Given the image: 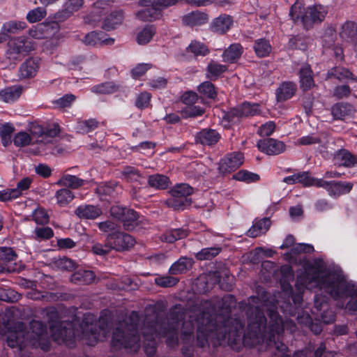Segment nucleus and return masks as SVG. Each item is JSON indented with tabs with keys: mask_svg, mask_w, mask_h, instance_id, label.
I'll list each match as a JSON object with an SVG mask.
<instances>
[{
	"mask_svg": "<svg viewBox=\"0 0 357 357\" xmlns=\"http://www.w3.org/2000/svg\"><path fill=\"white\" fill-rule=\"evenodd\" d=\"M227 70V66L211 61L206 68V75L210 80H216Z\"/></svg>",
	"mask_w": 357,
	"mask_h": 357,
	"instance_id": "nucleus-38",
	"label": "nucleus"
},
{
	"mask_svg": "<svg viewBox=\"0 0 357 357\" xmlns=\"http://www.w3.org/2000/svg\"><path fill=\"white\" fill-rule=\"evenodd\" d=\"M314 308L317 312L324 310L321 314V319L324 324H331L335 320V314L333 310L328 309V303L324 297L315 296Z\"/></svg>",
	"mask_w": 357,
	"mask_h": 357,
	"instance_id": "nucleus-22",
	"label": "nucleus"
},
{
	"mask_svg": "<svg viewBox=\"0 0 357 357\" xmlns=\"http://www.w3.org/2000/svg\"><path fill=\"white\" fill-rule=\"evenodd\" d=\"M95 279L94 273L89 270H79L70 277V281L75 284H86L91 283Z\"/></svg>",
	"mask_w": 357,
	"mask_h": 357,
	"instance_id": "nucleus-37",
	"label": "nucleus"
},
{
	"mask_svg": "<svg viewBox=\"0 0 357 357\" xmlns=\"http://www.w3.org/2000/svg\"><path fill=\"white\" fill-rule=\"evenodd\" d=\"M338 280V287L340 291L332 290V294L335 298L342 299L350 297V300L344 305V302L337 303L339 308H346L350 314L357 312V283L351 280H344L340 275H336Z\"/></svg>",
	"mask_w": 357,
	"mask_h": 357,
	"instance_id": "nucleus-9",
	"label": "nucleus"
},
{
	"mask_svg": "<svg viewBox=\"0 0 357 357\" xmlns=\"http://www.w3.org/2000/svg\"><path fill=\"white\" fill-rule=\"evenodd\" d=\"M26 27V23L24 21L11 20L5 22L2 26V32L0 33V43L7 40V33H16Z\"/></svg>",
	"mask_w": 357,
	"mask_h": 357,
	"instance_id": "nucleus-24",
	"label": "nucleus"
},
{
	"mask_svg": "<svg viewBox=\"0 0 357 357\" xmlns=\"http://www.w3.org/2000/svg\"><path fill=\"white\" fill-rule=\"evenodd\" d=\"M75 214L82 219H96L102 214L101 209L93 205H80L75 211Z\"/></svg>",
	"mask_w": 357,
	"mask_h": 357,
	"instance_id": "nucleus-27",
	"label": "nucleus"
},
{
	"mask_svg": "<svg viewBox=\"0 0 357 357\" xmlns=\"http://www.w3.org/2000/svg\"><path fill=\"white\" fill-rule=\"evenodd\" d=\"M254 50L259 57H265L271 53L272 47L268 40L260 38L255 41Z\"/></svg>",
	"mask_w": 357,
	"mask_h": 357,
	"instance_id": "nucleus-48",
	"label": "nucleus"
},
{
	"mask_svg": "<svg viewBox=\"0 0 357 357\" xmlns=\"http://www.w3.org/2000/svg\"><path fill=\"white\" fill-rule=\"evenodd\" d=\"M139 322V312L132 311L116 324L112 329L110 340L112 351L135 354L139 351L142 346Z\"/></svg>",
	"mask_w": 357,
	"mask_h": 357,
	"instance_id": "nucleus-5",
	"label": "nucleus"
},
{
	"mask_svg": "<svg viewBox=\"0 0 357 357\" xmlns=\"http://www.w3.org/2000/svg\"><path fill=\"white\" fill-rule=\"evenodd\" d=\"M296 85L292 82H283L276 91L278 101H284L291 98L295 93Z\"/></svg>",
	"mask_w": 357,
	"mask_h": 357,
	"instance_id": "nucleus-34",
	"label": "nucleus"
},
{
	"mask_svg": "<svg viewBox=\"0 0 357 357\" xmlns=\"http://www.w3.org/2000/svg\"><path fill=\"white\" fill-rule=\"evenodd\" d=\"M87 183L86 181L79 178L74 175L64 174L56 182V185L77 189Z\"/></svg>",
	"mask_w": 357,
	"mask_h": 357,
	"instance_id": "nucleus-32",
	"label": "nucleus"
},
{
	"mask_svg": "<svg viewBox=\"0 0 357 357\" xmlns=\"http://www.w3.org/2000/svg\"><path fill=\"white\" fill-rule=\"evenodd\" d=\"M17 259V255L11 248H0V261L4 264V266L0 270L1 272H14L15 268L7 265V263L14 261Z\"/></svg>",
	"mask_w": 357,
	"mask_h": 357,
	"instance_id": "nucleus-28",
	"label": "nucleus"
},
{
	"mask_svg": "<svg viewBox=\"0 0 357 357\" xmlns=\"http://www.w3.org/2000/svg\"><path fill=\"white\" fill-rule=\"evenodd\" d=\"M318 187L326 189L331 196L337 197L340 195L349 192L352 189L353 184L349 182H328L323 179H319Z\"/></svg>",
	"mask_w": 357,
	"mask_h": 357,
	"instance_id": "nucleus-17",
	"label": "nucleus"
},
{
	"mask_svg": "<svg viewBox=\"0 0 357 357\" xmlns=\"http://www.w3.org/2000/svg\"><path fill=\"white\" fill-rule=\"evenodd\" d=\"M111 214L121 220L127 230L132 229L137 224L139 215L133 209L115 206L111 208Z\"/></svg>",
	"mask_w": 357,
	"mask_h": 357,
	"instance_id": "nucleus-14",
	"label": "nucleus"
},
{
	"mask_svg": "<svg viewBox=\"0 0 357 357\" xmlns=\"http://www.w3.org/2000/svg\"><path fill=\"white\" fill-rule=\"evenodd\" d=\"M113 3L112 0H97L92 6L89 13L83 17L85 24L93 26L100 22L102 15L107 13Z\"/></svg>",
	"mask_w": 357,
	"mask_h": 357,
	"instance_id": "nucleus-12",
	"label": "nucleus"
},
{
	"mask_svg": "<svg viewBox=\"0 0 357 357\" xmlns=\"http://www.w3.org/2000/svg\"><path fill=\"white\" fill-rule=\"evenodd\" d=\"M220 252V248H205L199 251L195 257L198 260H210L216 257Z\"/></svg>",
	"mask_w": 357,
	"mask_h": 357,
	"instance_id": "nucleus-56",
	"label": "nucleus"
},
{
	"mask_svg": "<svg viewBox=\"0 0 357 357\" xmlns=\"http://www.w3.org/2000/svg\"><path fill=\"white\" fill-rule=\"evenodd\" d=\"M335 164L338 166L351 167L356 163L355 158L346 150L339 151L334 157Z\"/></svg>",
	"mask_w": 357,
	"mask_h": 357,
	"instance_id": "nucleus-44",
	"label": "nucleus"
},
{
	"mask_svg": "<svg viewBox=\"0 0 357 357\" xmlns=\"http://www.w3.org/2000/svg\"><path fill=\"white\" fill-rule=\"evenodd\" d=\"M301 88L303 91H308L314 86L312 71L308 64H304L299 72Z\"/></svg>",
	"mask_w": 357,
	"mask_h": 357,
	"instance_id": "nucleus-30",
	"label": "nucleus"
},
{
	"mask_svg": "<svg viewBox=\"0 0 357 357\" xmlns=\"http://www.w3.org/2000/svg\"><path fill=\"white\" fill-rule=\"evenodd\" d=\"M47 318L50 336L47 325L39 320H31L28 325L17 321L10 326L6 333L7 345L20 351L30 349H40L48 351L52 348V340L58 344L73 348L80 340L89 346L103 342L108 335L109 322L100 315L98 321L92 313H86L80 324L77 319L72 321L58 322L59 316L56 307H49L44 310Z\"/></svg>",
	"mask_w": 357,
	"mask_h": 357,
	"instance_id": "nucleus-2",
	"label": "nucleus"
},
{
	"mask_svg": "<svg viewBox=\"0 0 357 357\" xmlns=\"http://www.w3.org/2000/svg\"><path fill=\"white\" fill-rule=\"evenodd\" d=\"M303 0H297L291 7L289 16L294 23L300 22L307 29L312 24L323 21L328 13L327 8L320 4L304 7Z\"/></svg>",
	"mask_w": 357,
	"mask_h": 357,
	"instance_id": "nucleus-8",
	"label": "nucleus"
},
{
	"mask_svg": "<svg viewBox=\"0 0 357 357\" xmlns=\"http://www.w3.org/2000/svg\"><path fill=\"white\" fill-rule=\"evenodd\" d=\"M107 236L109 244H111L112 249L116 251L128 250L136 243L135 238L125 232L119 231L118 232L109 234Z\"/></svg>",
	"mask_w": 357,
	"mask_h": 357,
	"instance_id": "nucleus-15",
	"label": "nucleus"
},
{
	"mask_svg": "<svg viewBox=\"0 0 357 357\" xmlns=\"http://www.w3.org/2000/svg\"><path fill=\"white\" fill-rule=\"evenodd\" d=\"M244 162V155L241 152L234 151L227 153L218 163V172L221 174H229L238 169Z\"/></svg>",
	"mask_w": 357,
	"mask_h": 357,
	"instance_id": "nucleus-13",
	"label": "nucleus"
},
{
	"mask_svg": "<svg viewBox=\"0 0 357 357\" xmlns=\"http://www.w3.org/2000/svg\"><path fill=\"white\" fill-rule=\"evenodd\" d=\"M193 188L187 183H178L175 185L169 191L173 197H180L187 202H190L188 197L193 193Z\"/></svg>",
	"mask_w": 357,
	"mask_h": 357,
	"instance_id": "nucleus-42",
	"label": "nucleus"
},
{
	"mask_svg": "<svg viewBox=\"0 0 357 357\" xmlns=\"http://www.w3.org/2000/svg\"><path fill=\"white\" fill-rule=\"evenodd\" d=\"M192 263L191 258L181 257L172 264L169 273L172 275L183 274L192 267Z\"/></svg>",
	"mask_w": 357,
	"mask_h": 357,
	"instance_id": "nucleus-31",
	"label": "nucleus"
},
{
	"mask_svg": "<svg viewBox=\"0 0 357 357\" xmlns=\"http://www.w3.org/2000/svg\"><path fill=\"white\" fill-rule=\"evenodd\" d=\"M198 91L208 98L214 99L217 96L215 86L208 81L200 84L197 87Z\"/></svg>",
	"mask_w": 357,
	"mask_h": 357,
	"instance_id": "nucleus-58",
	"label": "nucleus"
},
{
	"mask_svg": "<svg viewBox=\"0 0 357 357\" xmlns=\"http://www.w3.org/2000/svg\"><path fill=\"white\" fill-rule=\"evenodd\" d=\"M40 68V59L30 57L26 59L19 68L20 79H31L34 77Z\"/></svg>",
	"mask_w": 357,
	"mask_h": 357,
	"instance_id": "nucleus-20",
	"label": "nucleus"
},
{
	"mask_svg": "<svg viewBox=\"0 0 357 357\" xmlns=\"http://www.w3.org/2000/svg\"><path fill=\"white\" fill-rule=\"evenodd\" d=\"M257 145L260 151L269 155H278L285 150L284 142L273 138L260 139Z\"/></svg>",
	"mask_w": 357,
	"mask_h": 357,
	"instance_id": "nucleus-18",
	"label": "nucleus"
},
{
	"mask_svg": "<svg viewBox=\"0 0 357 357\" xmlns=\"http://www.w3.org/2000/svg\"><path fill=\"white\" fill-rule=\"evenodd\" d=\"M22 92L20 86H12L0 91V99L7 103L13 102L17 100Z\"/></svg>",
	"mask_w": 357,
	"mask_h": 357,
	"instance_id": "nucleus-35",
	"label": "nucleus"
},
{
	"mask_svg": "<svg viewBox=\"0 0 357 357\" xmlns=\"http://www.w3.org/2000/svg\"><path fill=\"white\" fill-rule=\"evenodd\" d=\"M189 231L187 229L184 228L170 229L165 231L161 236V239L163 241L172 243L177 240H180L187 237Z\"/></svg>",
	"mask_w": 357,
	"mask_h": 357,
	"instance_id": "nucleus-39",
	"label": "nucleus"
},
{
	"mask_svg": "<svg viewBox=\"0 0 357 357\" xmlns=\"http://www.w3.org/2000/svg\"><path fill=\"white\" fill-rule=\"evenodd\" d=\"M154 280L158 286L164 288L174 287L178 282L177 278L170 275L158 276Z\"/></svg>",
	"mask_w": 357,
	"mask_h": 357,
	"instance_id": "nucleus-63",
	"label": "nucleus"
},
{
	"mask_svg": "<svg viewBox=\"0 0 357 357\" xmlns=\"http://www.w3.org/2000/svg\"><path fill=\"white\" fill-rule=\"evenodd\" d=\"M296 319L299 324L307 326L315 335H318L322 331L321 324L318 321L313 322L311 317L307 313L304 312L301 314L298 313Z\"/></svg>",
	"mask_w": 357,
	"mask_h": 357,
	"instance_id": "nucleus-36",
	"label": "nucleus"
},
{
	"mask_svg": "<svg viewBox=\"0 0 357 357\" xmlns=\"http://www.w3.org/2000/svg\"><path fill=\"white\" fill-rule=\"evenodd\" d=\"M47 15V10L45 8L37 7L28 12L26 14V20L30 23H35L40 21Z\"/></svg>",
	"mask_w": 357,
	"mask_h": 357,
	"instance_id": "nucleus-61",
	"label": "nucleus"
},
{
	"mask_svg": "<svg viewBox=\"0 0 357 357\" xmlns=\"http://www.w3.org/2000/svg\"><path fill=\"white\" fill-rule=\"evenodd\" d=\"M54 236V231L49 227H37L33 231V238L36 241L50 239Z\"/></svg>",
	"mask_w": 357,
	"mask_h": 357,
	"instance_id": "nucleus-52",
	"label": "nucleus"
},
{
	"mask_svg": "<svg viewBox=\"0 0 357 357\" xmlns=\"http://www.w3.org/2000/svg\"><path fill=\"white\" fill-rule=\"evenodd\" d=\"M116 187L117 183L114 181L100 183L96 188V192L100 196H113Z\"/></svg>",
	"mask_w": 357,
	"mask_h": 357,
	"instance_id": "nucleus-59",
	"label": "nucleus"
},
{
	"mask_svg": "<svg viewBox=\"0 0 357 357\" xmlns=\"http://www.w3.org/2000/svg\"><path fill=\"white\" fill-rule=\"evenodd\" d=\"M234 20L231 16L227 14H221L212 20L210 29L215 33L224 34L231 29Z\"/></svg>",
	"mask_w": 357,
	"mask_h": 357,
	"instance_id": "nucleus-21",
	"label": "nucleus"
},
{
	"mask_svg": "<svg viewBox=\"0 0 357 357\" xmlns=\"http://www.w3.org/2000/svg\"><path fill=\"white\" fill-rule=\"evenodd\" d=\"M243 48L240 43L231 44L222 53V61L229 63H234L241 57Z\"/></svg>",
	"mask_w": 357,
	"mask_h": 357,
	"instance_id": "nucleus-29",
	"label": "nucleus"
},
{
	"mask_svg": "<svg viewBox=\"0 0 357 357\" xmlns=\"http://www.w3.org/2000/svg\"><path fill=\"white\" fill-rule=\"evenodd\" d=\"M54 197L57 204L61 207H64L74 199L75 195L70 190L64 188L57 190Z\"/></svg>",
	"mask_w": 357,
	"mask_h": 357,
	"instance_id": "nucleus-46",
	"label": "nucleus"
},
{
	"mask_svg": "<svg viewBox=\"0 0 357 357\" xmlns=\"http://www.w3.org/2000/svg\"><path fill=\"white\" fill-rule=\"evenodd\" d=\"M45 29V25L38 24L32 26L26 35L10 38L7 43L6 57L15 62L34 51L37 47L36 40L47 38Z\"/></svg>",
	"mask_w": 357,
	"mask_h": 357,
	"instance_id": "nucleus-6",
	"label": "nucleus"
},
{
	"mask_svg": "<svg viewBox=\"0 0 357 357\" xmlns=\"http://www.w3.org/2000/svg\"><path fill=\"white\" fill-rule=\"evenodd\" d=\"M271 220L268 218L256 219L253 221L252 227L247 232L249 237L255 238L264 234L271 226Z\"/></svg>",
	"mask_w": 357,
	"mask_h": 357,
	"instance_id": "nucleus-25",
	"label": "nucleus"
},
{
	"mask_svg": "<svg viewBox=\"0 0 357 357\" xmlns=\"http://www.w3.org/2000/svg\"><path fill=\"white\" fill-rule=\"evenodd\" d=\"M340 38L348 43H357V26L351 21L345 22L339 33Z\"/></svg>",
	"mask_w": 357,
	"mask_h": 357,
	"instance_id": "nucleus-26",
	"label": "nucleus"
},
{
	"mask_svg": "<svg viewBox=\"0 0 357 357\" xmlns=\"http://www.w3.org/2000/svg\"><path fill=\"white\" fill-rule=\"evenodd\" d=\"M155 28L153 25H146L137 35V42L139 45H145L151 41L155 33Z\"/></svg>",
	"mask_w": 357,
	"mask_h": 357,
	"instance_id": "nucleus-47",
	"label": "nucleus"
},
{
	"mask_svg": "<svg viewBox=\"0 0 357 357\" xmlns=\"http://www.w3.org/2000/svg\"><path fill=\"white\" fill-rule=\"evenodd\" d=\"M315 268L310 266L296 278L295 283L296 292H294L289 280H292L294 276L291 266L284 265L281 266L280 272L282 278L280 281L282 291L274 294L272 296L265 291H259L260 296H252L248 298L247 302H242L240 307L246 312L248 321V331L244 337L247 344L257 345L261 344L265 338L266 329V319L264 311H267L268 317L273 322L279 320L281 324L277 321L275 327L276 333L282 332L284 323L277 311L278 307L287 314L295 316L297 310L301 307L303 303V294L305 289L310 290L319 289L324 290L335 301L341 303L342 298H335L332 294V290L340 291L338 287L339 282L336 275H340L344 280L347 278L343 274L340 267L326 268L322 259H316Z\"/></svg>",
	"mask_w": 357,
	"mask_h": 357,
	"instance_id": "nucleus-1",
	"label": "nucleus"
},
{
	"mask_svg": "<svg viewBox=\"0 0 357 357\" xmlns=\"http://www.w3.org/2000/svg\"><path fill=\"white\" fill-rule=\"evenodd\" d=\"M220 139V135L213 129H202L195 137L197 143L211 146L216 144Z\"/></svg>",
	"mask_w": 357,
	"mask_h": 357,
	"instance_id": "nucleus-23",
	"label": "nucleus"
},
{
	"mask_svg": "<svg viewBox=\"0 0 357 357\" xmlns=\"http://www.w3.org/2000/svg\"><path fill=\"white\" fill-rule=\"evenodd\" d=\"M98 126V122L95 119L77 121L76 130L81 134L88 133L95 130Z\"/></svg>",
	"mask_w": 357,
	"mask_h": 357,
	"instance_id": "nucleus-51",
	"label": "nucleus"
},
{
	"mask_svg": "<svg viewBox=\"0 0 357 357\" xmlns=\"http://www.w3.org/2000/svg\"><path fill=\"white\" fill-rule=\"evenodd\" d=\"M59 129L57 126L52 128H44L38 124H33L30 126L29 133L20 131L13 137V143L15 146L24 147L29 144H38L39 146L33 151L34 154H38L45 150V146L52 144L54 138L59 135Z\"/></svg>",
	"mask_w": 357,
	"mask_h": 357,
	"instance_id": "nucleus-7",
	"label": "nucleus"
},
{
	"mask_svg": "<svg viewBox=\"0 0 357 357\" xmlns=\"http://www.w3.org/2000/svg\"><path fill=\"white\" fill-rule=\"evenodd\" d=\"M208 21V15L201 12H192L183 18V22L188 26H197L205 24Z\"/></svg>",
	"mask_w": 357,
	"mask_h": 357,
	"instance_id": "nucleus-41",
	"label": "nucleus"
},
{
	"mask_svg": "<svg viewBox=\"0 0 357 357\" xmlns=\"http://www.w3.org/2000/svg\"><path fill=\"white\" fill-rule=\"evenodd\" d=\"M76 96L71 93L65 94L62 97L55 100L53 103L54 106L59 109L70 107L72 103L75 100Z\"/></svg>",
	"mask_w": 357,
	"mask_h": 357,
	"instance_id": "nucleus-64",
	"label": "nucleus"
},
{
	"mask_svg": "<svg viewBox=\"0 0 357 357\" xmlns=\"http://www.w3.org/2000/svg\"><path fill=\"white\" fill-rule=\"evenodd\" d=\"M32 218L38 225H46L49 222L50 216L46 210L42 207H37L32 213Z\"/></svg>",
	"mask_w": 357,
	"mask_h": 357,
	"instance_id": "nucleus-62",
	"label": "nucleus"
},
{
	"mask_svg": "<svg viewBox=\"0 0 357 357\" xmlns=\"http://www.w3.org/2000/svg\"><path fill=\"white\" fill-rule=\"evenodd\" d=\"M178 0H139V4L144 8L136 14L142 21H153L161 16V10L175 5Z\"/></svg>",
	"mask_w": 357,
	"mask_h": 357,
	"instance_id": "nucleus-10",
	"label": "nucleus"
},
{
	"mask_svg": "<svg viewBox=\"0 0 357 357\" xmlns=\"http://www.w3.org/2000/svg\"><path fill=\"white\" fill-rule=\"evenodd\" d=\"M188 50L195 56H204L209 54L208 48L202 43L193 40L188 47Z\"/></svg>",
	"mask_w": 357,
	"mask_h": 357,
	"instance_id": "nucleus-57",
	"label": "nucleus"
},
{
	"mask_svg": "<svg viewBox=\"0 0 357 357\" xmlns=\"http://www.w3.org/2000/svg\"><path fill=\"white\" fill-rule=\"evenodd\" d=\"M149 185L157 190L167 189L170 185L169 178L163 174H152L148 178Z\"/></svg>",
	"mask_w": 357,
	"mask_h": 357,
	"instance_id": "nucleus-40",
	"label": "nucleus"
},
{
	"mask_svg": "<svg viewBox=\"0 0 357 357\" xmlns=\"http://www.w3.org/2000/svg\"><path fill=\"white\" fill-rule=\"evenodd\" d=\"M149 310H145V319L141 327L143 337V349L148 356H153L157 349V340L165 338L168 347H178L179 339L178 333V323L184 318L183 312L176 307L172 308L169 312L172 323L165 324L154 314L153 319L149 318Z\"/></svg>",
	"mask_w": 357,
	"mask_h": 357,
	"instance_id": "nucleus-4",
	"label": "nucleus"
},
{
	"mask_svg": "<svg viewBox=\"0 0 357 357\" xmlns=\"http://www.w3.org/2000/svg\"><path fill=\"white\" fill-rule=\"evenodd\" d=\"M334 77L339 81L352 80L356 81L357 77L347 68L343 67H335L327 73V78Z\"/></svg>",
	"mask_w": 357,
	"mask_h": 357,
	"instance_id": "nucleus-33",
	"label": "nucleus"
},
{
	"mask_svg": "<svg viewBox=\"0 0 357 357\" xmlns=\"http://www.w3.org/2000/svg\"><path fill=\"white\" fill-rule=\"evenodd\" d=\"M101 36H104V33L102 31H91L86 34L82 39V43L87 46H97L100 45Z\"/></svg>",
	"mask_w": 357,
	"mask_h": 357,
	"instance_id": "nucleus-55",
	"label": "nucleus"
},
{
	"mask_svg": "<svg viewBox=\"0 0 357 357\" xmlns=\"http://www.w3.org/2000/svg\"><path fill=\"white\" fill-rule=\"evenodd\" d=\"M352 112V106L348 103H336L331 107V114L334 119H342Z\"/></svg>",
	"mask_w": 357,
	"mask_h": 357,
	"instance_id": "nucleus-45",
	"label": "nucleus"
},
{
	"mask_svg": "<svg viewBox=\"0 0 357 357\" xmlns=\"http://www.w3.org/2000/svg\"><path fill=\"white\" fill-rule=\"evenodd\" d=\"M204 109L198 105H195L194 104L183 107L181 109V113L183 118L187 119L200 116L204 113Z\"/></svg>",
	"mask_w": 357,
	"mask_h": 357,
	"instance_id": "nucleus-54",
	"label": "nucleus"
},
{
	"mask_svg": "<svg viewBox=\"0 0 357 357\" xmlns=\"http://www.w3.org/2000/svg\"><path fill=\"white\" fill-rule=\"evenodd\" d=\"M14 130L11 123H0V138L3 146L6 147L11 144V136Z\"/></svg>",
	"mask_w": 357,
	"mask_h": 357,
	"instance_id": "nucleus-49",
	"label": "nucleus"
},
{
	"mask_svg": "<svg viewBox=\"0 0 357 357\" xmlns=\"http://www.w3.org/2000/svg\"><path fill=\"white\" fill-rule=\"evenodd\" d=\"M83 4L84 0H66L63 8L54 14V18L59 22H63L78 11Z\"/></svg>",
	"mask_w": 357,
	"mask_h": 357,
	"instance_id": "nucleus-19",
	"label": "nucleus"
},
{
	"mask_svg": "<svg viewBox=\"0 0 357 357\" xmlns=\"http://www.w3.org/2000/svg\"><path fill=\"white\" fill-rule=\"evenodd\" d=\"M122 178L128 182L139 181L141 178L139 172L135 167H125L121 172Z\"/></svg>",
	"mask_w": 357,
	"mask_h": 357,
	"instance_id": "nucleus-60",
	"label": "nucleus"
},
{
	"mask_svg": "<svg viewBox=\"0 0 357 357\" xmlns=\"http://www.w3.org/2000/svg\"><path fill=\"white\" fill-rule=\"evenodd\" d=\"M260 105L257 103L245 102L231 109L228 114V116L231 121L235 122L236 118L240 119L260 114Z\"/></svg>",
	"mask_w": 357,
	"mask_h": 357,
	"instance_id": "nucleus-16",
	"label": "nucleus"
},
{
	"mask_svg": "<svg viewBox=\"0 0 357 357\" xmlns=\"http://www.w3.org/2000/svg\"><path fill=\"white\" fill-rule=\"evenodd\" d=\"M282 323H284V328H283L282 332H281L280 333H276L275 330H274L275 328V327L278 326V324H276V321L275 320V321L273 322L272 320L270 319L269 325H268V326L267 328L268 330V333H269L268 340L270 342L273 341L276 349L278 351H280V352L283 353V354L282 355L281 357H291V356L285 354L289 350L287 346L285 345L282 342L275 341V335H278V337H280V335H282L284 329H286L287 331H290L291 333H293V332L295 331L296 326L295 323L292 320H289V319H285V320H283L282 319ZM277 322L279 324H281L280 321L279 320H278Z\"/></svg>",
	"mask_w": 357,
	"mask_h": 357,
	"instance_id": "nucleus-11",
	"label": "nucleus"
},
{
	"mask_svg": "<svg viewBox=\"0 0 357 357\" xmlns=\"http://www.w3.org/2000/svg\"><path fill=\"white\" fill-rule=\"evenodd\" d=\"M234 305L235 299L231 295H225L221 300L215 298L202 303V311L195 320L197 324L196 336L192 319L184 321L181 327L183 353L185 354L187 350L192 349L195 342L198 347L206 348L210 344L217 347L227 342L232 349L236 351H239L243 344L254 347L244 340L248 326L242 336L244 323L241 319L230 317Z\"/></svg>",
	"mask_w": 357,
	"mask_h": 357,
	"instance_id": "nucleus-3",
	"label": "nucleus"
},
{
	"mask_svg": "<svg viewBox=\"0 0 357 357\" xmlns=\"http://www.w3.org/2000/svg\"><path fill=\"white\" fill-rule=\"evenodd\" d=\"M119 89V85L113 82H107L91 88V91L95 93L109 94L116 92Z\"/></svg>",
	"mask_w": 357,
	"mask_h": 357,
	"instance_id": "nucleus-50",
	"label": "nucleus"
},
{
	"mask_svg": "<svg viewBox=\"0 0 357 357\" xmlns=\"http://www.w3.org/2000/svg\"><path fill=\"white\" fill-rule=\"evenodd\" d=\"M123 20L122 12L114 11L112 12L103 22L102 28L106 31H110L116 28L117 26L121 24Z\"/></svg>",
	"mask_w": 357,
	"mask_h": 357,
	"instance_id": "nucleus-43",
	"label": "nucleus"
},
{
	"mask_svg": "<svg viewBox=\"0 0 357 357\" xmlns=\"http://www.w3.org/2000/svg\"><path fill=\"white\" fill-rule=\"evenodd\" d=\"M233 178L245 183L256 182L259 180V176L247 170H240L233 175Z\"/></svg>",
	"mask_w": 357,
	"mask_h": 357,
	"instance_id": "nucleus-53",
	"label": "nucleus"
}]
</instances>
